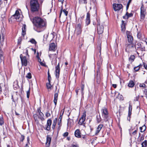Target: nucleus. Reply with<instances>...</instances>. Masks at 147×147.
Returning a JSON list of instances; mask_svg holds the SVG:
<instances>
[{"label":"nucleus","mask_w":147,"mask_h":147,"mask_svg":"<svg viewBox=\"0 0 147 147\" xmlns=\"http://www.w3.org/2000/svg\"><path fill=\"white\" fill-rule=\"evenodd\" d=\"M133 15V14L131 13H128L127 12L125 15L123 16V18L124 19H127L129 18L132 17Z\"/></svg>","instance_id":"obj_19"},{"label":"nucleus","mask_w":147,"mask_h":147,"mask_svg":"<svg viewBox=\"0 0 147 147\" xmlns=\"http://www.w3.org/2000/svg\"><path fill=\"white\" fill-rule=\"evenodd\" d=\"M20 16L19 11L17 10L16 11L15 14L12 16V18H15L18 21L21 20V18H20Z\"/></svg>","instance_id":"obj_9"},{"label":"nucleus","mask_w":147,"mask_h":147,"mask_svg":"<svg viewBox=\"0 0 147 147\" xmlns=\"http://www.w3.org/2000/svg\"><path fill=\"white\" fill-rule=\"evenodd\" d=\"M68 132H66L65 133L63 134V136H64V137H66L67 136H68Z\"/></svg>","instance_id":"obj_54"},{"label":"nucleus","mask_w":147,"mask_h":147,"mask_svg":"<svg viewBox=\"0 0 147 147\" xmlns=\"http://www.w3.org/2000/svg\"><path fill=\"white\" fill-rule=\"evenodd\" d=\"M56 123H53L52 128V129H54L55 128V126L56 125Z\"/></svg>","instance_id":"obj_55"},{"label":"nucleus","mask_w":147,"mask_h":147,"mask_svg":"<svg viewBox=\"0 0 147 147\" xmlns=\"http://www.w3.org/2000/svg\"><path fill=\"white\" fill-rule=\"evenodd\" d=\"M63 12V14L66 16H67V14L68 13V12L65 9H63V8L62 7L60 11V15H59V17H60L61 16V14L62 12Z\"/></svg>","instance_id":"obj_22"},{"label":"nucleus","mask_w":147,"mask_h":147,"mask_svg":"<svg viewBox=\"0 0 147 147\" xmlns=\"http://www.w3.org/2000/svg\"><path fill=\"white\" fill-rule=\"evenodd\" d=\"M129 5H130V3H127V6H126V9L127 10L129 8Z\"/></svg>","instance_id":"obj_60"},{"label":"nucleus","mask_w":147,"mask_h":147,"mask_svg":"<svg viewBox=\"0 0 147 147\" xmlns=\"http://www.w3.org/2000/svg\"><path fill=\"white\" fill-rule=\"evenodd\" d=\"M33 23L37 28V29L40 30H36L34 28L35 30L38 32L42 31L46 27L47 23L45 20L38 17L34 18Z\"/></svg>","instance_id":"obj_1"},{"label":"nucleus","mask_w":147,"mask_h":147,"mask_svg":"<svg viewBox=\"0 0 147 147\" xmlns=\"http://www.w3.org/2000/svg\"><path fill=\"white\" fill-rule=\"evenodd\" d=\"M102 119L101 118L100 115L99 116H97V121L98 123H99L101 121Z\"/></svg>","instance_id":"obj_35"},{"label":"nucleus","mask_w":147,"mask_h":147,"mask_svg":"<svg viewBox=\"0 0 147 147\" xmlns=\"http://www.w3.org/2000/svg\"><path fill=\"white\" fill-rule=\"evenodd\" d=\"M30 94V91L29 89L27 92V97L29 98Z\"/></svg>","instance_id":"obj_48"},{"label":"nucleus","mask_w":147,"mask_h":147,"mask_svg":"<svg viewBox=\"0 0 147 147\" xmlns=\"http://www.w3.org/2000/svg\"><path fill=\"white\" fill-rule=\"evenodd\" d=\"M79 3H80L86 4L87 3L86 0H79Z\"/></svg>","instance_id":"obj_42"},{"label":"nucleus","mask_w":147,"mask_h":147,"mask_svg":"<svg viewBox=\"0 0 147 147\" xmlns=\"http://www.w3.org/2000/svg\"><path fill=\"white\" fill-rule=\"evenodd\" d=\"M56 45L54 43H52L49 45V50L50 51H54L55 50Z\"/></svg>","instance_id":"obj_18"},{"label":"nucleus","mask_w":147,"mask_h":147,"mask_svg":"<svg viewBox=\"0 0 147 147\" xmlns=\"http://www.w3.org/2000/svg\"><path fill=\"white\" fill-rule=\"evenodd\" d=\"M140 11V19L141 21H143L145 18L146 11L145 9H144L143 6H141Z\"/></svg>","instance_id":"obj_6"},{"label":"nucleus","mask_w":147,"mask_h":147,"mask_svg":"<svg viewBox=\"0 0 147 147\" xmlns=\"http://www.w3.org/2000/svg\"><path fill=\"white\" fill-rule=\"evenodd\" d=\"M55 76L56 78H58L59 75L60 68L59 67V63L55 67Z\"/></svg>","instance_id":"obj_13"},{"label":"nucleus","mask_w":147,"mask_h":147,"mask_svg":"<svg viewBox=\"0 0 147 147\" xmlns=\"http://www.w3.org/2000/svg\"><path fill=\"white\" fill-rule=\"evenodd\" d=\"M49 57L51 59H55V61H56V63L57 59H56L57 57V55L56 54H50L49 55Z\"/></svg>","instance_id":"obj_23"},{"label":"nucleus","mask_w":147,"mask_h":147,"mask_svg":"<svg viewBox=\"0 0 147 147\" xmlns=\"http://www.w3.org/2000/svg\"><path fill=\"white\" fill-rule=\"evenodd\" d=\"M20 57L21 59L22 63V65L26 66L27 65L28 61L26 59L25 56L23 57L22 55L21 54L20 55Z\"/></svg>","instance_id":"obj_7"},{"label":"nucleus","mask_w":147,"mask_h":147,"mask_svg":"<svg viewBox=\"0 0 147 147\" xmlns=\"http://www.w3.org/2000/svg\"><path fill=\"white\" fill-rule=\"evenodd\" d=\"M113 86L114 88H116L117 87V85L116 84H113L112 85Z\"/></svg>","instance_id":"obj_64"},{"label":"nucleus","mask_w":147,"mask_h":147,"mask_svg":"<svg viewBox=\"0 0 147 147\" xmlns=\"http://www.w3.org/2000/svg\"><path fill=\"white\" fill-rule=\"evenodd\" d=\"M134 46L133 43H127L125 45V50L128 53L132 51L134 49Z\"/></svg>","instance_id":"obj_3"},{"label":"nucleus","mask_w":147,"mask_h":147,"mask_svg":"<svg viewBox=\"0 0 147 147\" xmlns=\"http://www.w3.org/2000/svg\"><path fill=\"white\" fill-rule=\"evenodd\" d=\"M4 39V36L2 33L0 34V42L1 45H3V42Z\"/></svg>","instance_id":"obj_24"},{"label":"nucleus","mask_w":147,"mask_h":147,"mask_svg":"<svg viewBox=\"0 0 147 147\" xmlns=\"http://www.w3.org/2000/svg\"><path fill=\"white\" fill-rule=\"evenodd\" d=\"M51 115L50 114L48 113V112H47L46 114H45V116L47 117H50Z\"/></svg>","instance_id":"obj_51"},{"label":"nucleus","mask_w":147,"mask_h":147,"mask_svg":"<svg viewBox=\"0 0 147 147\" xmlns=\"http://www.w3.org/2000/svg\"><path fill=\"white\" fill-rule=\"evenodd\" d=\"M29 144H30V139L29 137H28L27 138V143L26 144V146H29Z\"/></svg>","instance_id":"obj_39"},{"label":"nucleus","mask_w":147,"mask_h":147,"mask_svg":"<svg viewBox=\"0 0 147 147\" xmlns=\"http://www.w3.org/2000/svg\"><path fill=\"white\" fill-rule=\"evenodd\" d=\"M34 118L35 121H38V116L37 114H35L34 115Z\"/></svg>","instance_id":"obj_44"},{"label":"nucleus","mask_w":147,"mask_h":147,"mask_svg":"<svg viewBox=\"0 0 147 147\" xmlns=\"http://www.w3.org/2000/svg\"><path fill=\"white\" fill-rule=\"evenodd\" d=\"M73 124V121L70 119H68L67 123V125L68 127H71Z\"/></svg>","instance_id":"obj_28"},{"label":"nucleus","mask_w":147,"mask_h":147,"mask_svg":"<svg viewBox=\"0 0 147 147\" xmlns=\"http://www.w3.org/2000/svg\"><path fill=\"white\" fill-rule=\"evenodd\" d=\"M4 124L3 118L2 117H0V125H2Z\"/></svg>","instance_id":"obj_37"},{"label":"nucleus","mask_w":147,"mask_h":147,"mask_svg":"<svg viewBox=\"0 0 147 147\" xmlns=\"http://www.w3.org/2000/svg\"><path fill=\"white\" fill-rule=\"evenodd\" d=\"M48 34L47 33L46 34H44V35L43 37H44V40H45V39L46 40H47V38L48 37Z\"/></svg>","instance_id":"obj_45"},{"label":"nucleus","mask_w":147,"mask_h":147,"mask_svg":"<svg viewBox=\"0 0 147 147\" xmlns=\"http://www.w3.org/2000/svg\"><path fill=\"white\" fill-rule=\"evenodd\" d=\"M82 26L80 24H78L77 25L76 27L75 33L77 35L80 34L82 32Z\"/></svg>","instance_id":"obj_4"},{"label":"nucleus","mask_w":147,"mask_h":147,"mask_svg":"<svg viewBox=\"0 0 147 147\" xmlns=\"http://www.w3.org/2000/svg\"><path fill=\"white\" fill-rule=\"evenodd\" d=\"M57 118H55V119L53 120V123L56 124L57 122Z\"/></svg>","instance_id":"obj_58"},{"label":"nucleus","mask_w":147,"mask_h":147,"mask_svg":"<svg viewBox=\"0 0 147 147\" xmlns=\"http://www.w3.org/2000/svg\"><path fill=\"white\" fill-rule=\"evenodd\" d=\"M135 58V57L134 55H131L129 58V61L131 62H133Z\"/></svg>","instance_id":"obj_32"},{"label":"nucleus","mask_w":147,"mask_h":147,"mask_svg":"<svg viewBox=\"0 0 147 147\" xmlns=\"http://www.w3.org/2000/svg\"><path fill=\"white\" fill-rule=\"evenodd\" d=\"M140 50L142 51H145V46L142 45L140 49Z\"/></svg>","instance_id":"obj_40"},{"label":"nucleus","mask_w":147,"mask_h":147,"mask_svg":"<svg viewBox=\"0 0 147 147\" xmlns=\"http://www.w3.org/2000/svg\"><path fill=\"white\" fill-rule=\"evenodd\" d=\"M113 7L114 10L115 11H117L122 9L123 6L121 4H114L113 5Z\"/></svg>","instance_id":"obj_12"},{"label":"nucleus","mask_w":147,"mask_h":147,"mask_svg":"<svg viewBox=\"0 0 147 147\" xmlns=\"http://www.w3.org/2000/svg\"><path fill=\"white\" fill-rule=\"evenodd\" d=\"M146 129V126L144 125L142 126V127H140V129L141 131V132H142L144 131Z\"/></svg>","instance_id":"obj_33"},{"label":"nucleus","mask_w":147,"mask_h":147,"mask_svg":"<svg viewBox=\"0 0 147 147\" xmlns=\"http://www.w3.org/2000/svg\"><path fill=\"white\" fill-rule=\"evenodd\" d=\"M127 37L128 39V43H133V38L129 33H128L127 35Z\"/></svg>","instance_id":"obj_16"},{"label":"nucleus","mask_w":147,"mask_h":147,"mask_svg":"<svg viewBox=\"0 0 147 147\" xmlns=\"http://www.w3.org/2000/svg\"><path fill=\"white\" fill-rule=\"evenodd\" d=\"M142 46V45L140 43H138L136 45V47L137 48L140 49Z\"/></svg>","instance_id":"obj_47"},{"label":"nucleus","mask_w":147,"mask_h":147,"mask_svg":"<svg viewBox=\"0 0 147 147\" xmlns=\"http://www.w3.org/2000/svg\"><path fill=\"white\" fill-rule=\"evenodd\" d=\"M30 42L33 44H36V42L34 39H32Z\"/></svg>","instance_id":"obj_41"},{"label":"nucleus","mask_w":147,"mask_h":147,"mask_svg":"<svg viewBox=\"0 0 147 147\" xmlns=\"http://www.w3.org/2000/svg\"><path fill=\"white\" fill-rule=\"evenodd\" d=\"M147 141L146 140L144 141L142 144V147H146L147 146Z\"/></svg>","instance_id":"obj_34"},{"label":"nucleus","mask_w":147,"mask_h":147,"mask_svg":"<svg viewBox=\"0 0 147 147\" xmlns=\"http://www.w3.org/2000/svg\"><path fill=\"white\" fill-rule=\"evenodd\" d=\"M24 136H22L21 137V141H22L24 139Z\"/></svg>","instance_id":"obj_62"},{"label":"nucleus","mask_w":147,"mask_h":147,"mask_svg":"<svg viewBox=\"0 0 147 147\" xmlns=\"http://www.w3.org/2000/svg\"><path fill=\"white\" fill-rule=\"evenodd\" d=\"M75 135L76 137L78 138H80L81 137L80 132L79 129H77L76 130L75 132Z\"/></svg>","instance_id":"obj_21"},{"label":"nucleus","mask_w":147,"mask_h":147,"mask_svg":"<svg viewBox=\"0 0 147 147\" xmlns=\"http://www.w3.org/2000/svg\"><path fill=\"white\" fill-rule=\"evenodd\" d=\"M139 86L141 87H146V85L144 84H140Z\"/></svg>","instance_id":"obj_50"},{"label":"nucleus","mask_w":147,"mask_h":147,"mask_svg":"<svg viewBox=\"0 0 147 147\" xmlns=\"http://www.w3.org/2000/svg\"><path fill=\"white\" fill-rule=\"evenodd\" d=\"M26 54L27 56H28V57L29 56V55L28 54V50L27 48H26Z\"/></svg>","instance_id":"obj_57"},{"label":"nucleus","mask_w":147,"mask_h":147,"mask_svg":"<svg viewBox=\"0 0 147 147\" xmlns=\"http://www.w3.org/2000/svg\"><path fill=\"white\" fill-rule=\"evenodd\" d=\"M22 38L20 37H19L18 39V44H20L22 41Z\"/></svg>","instance_id":"obj_49"},{"label":"nucleus","mask_w":147,"mask_h":147,"mask_svg":"<svg viewBox=\"0 0 147 147\" xmlns=\"http://www.w3.org/2000/svg\"><path fill=\"white\" fill-rule=\"evenodd\" d=\"M61 121H60V120L58 121V124L59 125V126H61Z\"/></svg>","instance_id":"obj_59"},{"label":"nucleus","mask_w":147,"mask_h":147,"mask_svg":"<svg viewBox=\"0 0 147 147\" xmlns=\"http://www.w3.org/2000/svg\"><path fill=\"white\" fill-rule=\"evenodd\" d=\"M62 118V115H61L59 117L58 120H60V121H61Z\"/></svg>","instance_id":"obj_63"},{"label":"nucleus","mask_w":147,"mask_h":147,"mask_svg":"<svg viewBox=\"0 0 147 147\" xmlns=\"http://www.w3.org/2000/svg\"><path fill=\"white\" fill-rule=\"evenodd\" d=\"M38 112L39 114L38 118L40 119L41 120H43L44 119V114L41 112V111L40 109H38Z\"/></svg>","instance_id":"obj_17"},{"label":"nucleus","mask_w":147,"mask_h":147,"mask_svg":"<svg viewBox=\"0 0 147 147\" xmlns=\"http://www.w3.org/2000/svg\"><path fill=\"white\" fill-rule=\"evenodd\" d=\"M52 121L51 119H49L47 121L46 129L49 131L50 129V127L51 125Z\"/></svg>","instance_id":"obj_14"},{"label":"nucleus","mask_w":147,"mask_h":147,"mask_svg":"<svg viewBox=\"0 0 147 147\" xmlns=\"http://www.w3.org/2000/svg\"><path fill=\"white\" fill-rule=\"evenodd\" d=\"M86 112H84L83 113L82 115L80 118L78 124L80 125H83L85 126V123H84L85 120L86 119Z\"/></svg>","instance_id":"obj_5"},{"label":"nucleus","mask_w":147,"mask_h":147,"mask_svg":"<svg viewBox=\"0 0 147 147\" xmlns=\"http://www.w3.org/2000/svg\"><path fill=\"white\" fill-rule=\"evenodd\" d=\"M121 31L123 32L125 31V24L124 23L123 21H122V24L121 25Z\"/></svg>","instance_id":"obj_27"},{"label":"nucleus","mask_w":147,"mask_h":147,"mask_svg":"<svg viewBox=\"0 0 147 147\" xmlns=\"http://www.w3.org/2000/svg\"><path fill=\"white\" fill-rule=\"evenodd\" d=\"M101 111L102 116L104 117V120L107 119L108 116V113L107 109L105 107H104Z\"/></svg>","instance_id":"obj_8"},{"label":"nucleus","mask_w":147,"mask_h":147,"mask_svg":"<svg viewBox=\"0 0 147 147\" xmlns=\"http://www.w3.org/2000/svg\"><path fill=\"white\" fill-rule=\"evenodd\" d=\"M138 130L137 129L135 130L134 132H133L132 133V134L133 135H135L136 134Z\"/></svg>","instance_id":"obj_52"},{"label":"nucleus","mask_w":147,"mask_h":147,"mask_svg":"<svg viewBox=\"0 0 147 147\" xmlns=\"http://www.w3.org/2000/svg\"><path fill=\"white\" fill-rule=\"evenodd\" d=\"M90 14L88 12L87 13L86 18V24L88 25L90 23Z\"/></svg>","instance_id":"obj_15"},{"label":"nucleus","mask_w":147,"mask_h":147,"mask_svg":"<svg viewBox=\"0 0 147 147\" xmlns=\"http://www.w3.org/2000/svg\"><path fill=\"white\" fill-rule=\"evenodd\" d=\"M129 5H130V3H127V6H126V9L127 10L129 8Z\"/></svg>","instance_id":"obj_61"},{"label":"nucleus","mask_w":147,"mask_h":147,"mask_svg":"<svg viewBox=\"0 0 147 147\" xmlns=\"http://www.w3.org/2000/svg\"><path fill=\"white\" fill-rule=\"evenodd\" d=\"M132 109V106H131L130 104H129V110H128V116L129 117V119L128 118H127V119L129 120V121L130 120V116L131 115V112Z\"/></svg>","instance_id":"obj_25"},{"label":"nucleus","mask_w":147,"mask_h":147,"mask_svg":"<svg viewBox=\"0 0 147 147\" xmlns=\"http://www.w3.org/2000/svg\"><path fill=\"white\" fill-rule=\"evenodd\" d=\"M103 126V124H100L96 128V129L95 132V135H97L99 133L101 129L102 128Z\"/></svg>","instance_id":"obj_20"},{"label":"nucleus","mask_w":147,"mask_h":147,"mask_svg":"<svg viewBox=\"0 0 147 147\" xmlns=\"http://www.w3.org/2000/svg\"><path fill=\"white\" fill-rule=\"evenodd\" d=\"M38 62L40 63V64H41V65H45V63L43 61H42L41 60V59L39 58L38 59Z\"/></svg>","instance_id":"obj_36"},{"label":"nucleus","mask_w":147,"mask_h":147,"mask_svg":"<svg viewBox=\"0 0 147 147\" xmlns=\"http://www.w3.org/2000/svg\"><path fill=\"white\" fill-rule=\"evenodd\" d=\"M54 94V102L55 105L57 104V101L58 99V94L59 93V89L57 90V87L56 86V90L55 91Z\"/></svg>","instance_id":"obj_10"},{"label":"nucleus","mask_w":147,"mask_h":147,"mask_svg":"<svg viewBox=\"0 0 147 147\" xmlns=\"http://www.w3.org/2000/svg\"><path fill=\"white\" fill-rule=\"evenodd\" d=\"M51 141V138L47 136V142L46 144L47 145H49Z\"/></svg>","instance_id":"obj_29"},{"label":"nucleus","mask_w":147,"mask_h":147,"mask_svg":"<svg viewBox=\"0 0 147 147\" xmlns=\"http://www.w3.org/2000/svg\"><path fill=\"white\" fill-rule=\"evenodd\" d=\"M26 78H28V79H31L32 78L31 74L30 73H28L27 74V76H26Z\"/></svg>","instance_id":"obj_38"},{"label":"nucleus","mask_w":147,"mask_h":147,"mask_svg":"<svg viewBox=\"0 0 147 147\" xmlns=\"http://www.w3.org/2000/svg\"><path fill=\"white\" fill-rule=\"evenodd\" d=\"M134 85V82L132 81H129L128 84V86L130 87H133Z\"/></svg>","instance_id":"obj_31"},{"label":"nucleus","mask_w":147,"mask_h":147,"mask_svg":"<svg viewBox=\"0 0 147 147\" xmlns=\"http://www.w3.org/2000/svg\"><path fill=\"white\" fill-rule=\"evenodd\" d=\"M26 26L25 24L23 25L22 28V34L23 36H24L26 34Z\"/></svg>","instance_id":"obj_26"},{"label":"nucleus","mask_w":147,"mask_h":147,"mask_svg":"<svg viewBox=\"0 0 147 147\" xmlns=\"http://www.w3.org/2000/svg\"><path fill=\"white\" fill-rule=\"evenodd\" d=\"M98 33L99 34H102L103 32L104 27L102 25H100L99 23H98L97 24Z\"/></svg>","instance_id":"obj_11"},{"label":"nucleus","mask_w":147,"mask_h":147,"mask_svg":"<svg viewBox=\"0 0 147 147\" xmlns=\"http://www.w3.org/2000/svg\"><path fill=\"white\" fill-rule=\"evenodd\" d=\"M30 6L31 11L32 12L38 11L40 9L38 0H30Z\"/></svg>","instance_id":"obj_2"},{"label":"nucleus","mask_w":147,"mask_h":147,"mask_svg":"<svg viewBox=\"0 0 147 147\" xmlns=\"http://www.w3.org/2000/svg\"><path fill=\"white\" fill-rule=\"evenodd\" d=\"M47 86L48 89H51V85L50 83L47 84Z\"/></svg>","instance_id":"obj_43"},{"label":"nucleus","mask_w":147,"mask_h":147,"mask_svg":"<svg viewBox=\"0 0 147 147\" xmlns=\"http://www.w3.org/2000/svg\"><path fill=\"white\" fill-rule=\"evenodd\" d=\"M143 64L144 65V67L145 68L147 69V64H146L144 62H143Z\"/></svg>","instance_id":"obj_56"},{"label":"nucleus","mask_w":147,"mask_h":147,"mask_svg":"<svg viewBox=\"0 0 147 147\" xmlns=\"http://www.w3.org/2000/svg\"><path fill=\"white\" fill-rule=\"evenodd\" d=\"M140 67L137 66V67H135L134 68V69L136 71H137L140 69Z\"/></svg>","instance_id":"obj_46"},{"label":"nucleus","mask_w":147,"mask_h":147,"mask_svg":"<svg viewBox=\"0 0 147 147\" xmlns=\"http://www.w3.org/2000/svg\"><path fill=\"white\" fill-rule=\"evenodd\" d=\"M137 38L140 39L141 40L142 38V33L140 32H138L137 34Z\"/></svg>","instance_id":"obj_30"},{"label":"nucleus","mask_w":147,"mask_h":147,"mask_svg":"<svg viewBox=\"0 0 147 147\" xmlns=\"http://www.w3.org/2000/svg\"><path fill=\"white\" fill-rule=\"evenodd\" d=\"M144 92L145 94L147 95V87L145 88Z\"/></svg>","instance_id":"obj_53"}]
</instances>
